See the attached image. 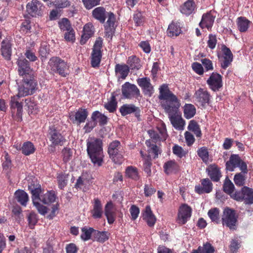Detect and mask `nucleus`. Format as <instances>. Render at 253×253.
I'll return each instance as SVG.
<instances>
[{
	"mask_svg": "<svg viewBox=\"0 0 253 253\" xmlns=\"http://www.w3.org/2000/svg\"><path fill=\"white\" fill-rule=\"evenodd\" d=\"M172 152L174 155H176L180 158L185 157L187 154V152L184 150L182 147L177 144H175L173 146Z\"/></svg>",
	"mask_w": 253,
	"mask_h": 253,
	"instance_id": "62",
	"label": "nucleus"
},
{
	"mask_svg": "<svg viewBox=\"0 0 253 253\" xmlns=\"http://www.w3.org/2000/svg\"><path fill=\"white\" fill-rule=\"evenodd\" d=\"M201 185H197L195 187V191L196 193L201 195L204 193H210L213 189V184L211 180L208 178L201 180Z\"/></svg>",
	"mask_w": 253,
	"mask_h": 253,
	"instance_id": "19",
	"label": "nucleus"
},
{
	"mask_svg": "<svg viewBox=\"0 0 253 253\" xmlns=\"http://www.w3.org/2000/svg\"><path fill=\"white\" fill-rule=\"evenodd\" d=\"M58 24L60 29L64 31H68L73 29L71 27L70 21L66 18H63L59 21Z\"/></svg>",
	"mask_w": 253,
	"mask_h": 253,
	"instance_id": "63",
	"label": "nucleus"
},
{
	"mask_svg": "<svg viewBox=\"0 0 253 253\" xmlns=\"http://www.w3.org/2000/svg\"><path fill=\"white\" fill-rule=\"evenodd\" d=\"M126 63L128 65L129 70L133 71L138 70L142 67L140 64V60L135 55L129 56L127 58Z\"/></svg>",
	"mask_w": 253,
	"mask_h": 253,
	"instance_id": "42",
	"label": "nucleus"
},
{
	"mask_svg": "<svg viewBox=\"0 0 253 253\" xmlns=\"http://www.w3.org/2000/svg\"><path fill=\"white\" fill-rule=\"evenodd\" d=\"M57 198L55 192L53 190L47 191L45 193H41L38 197L35 198L37 201H40L45 205H49L54 203Z\"/></svg>",
	"mask_w": 253,
	"mask_h": 253,
	"instance_id": "27",
	"label": "nucleus"
},
{
	"mask_svg": "<svg viewBox=\"0 0 253 253\" xmlns=\"http://www.w3.org/2000/svg\"><path fill=\"white\" fill-rule=\"evenodd\" d=\"M18 72L20 76H25L28 74H33L32 69L29 62L26 59H20L17 61Z\"/></svg>",
	"mask_w": 253,
	"mask_h": 253,
	"instance_id": "21",
	"label": "nucleus"
},
{
	"mask_svg": "<svg viewBox=\"0 0 253 253\" xmlns=\"http://www.w3.org/2000/svg\"><path fill=\"white\" fill-rule=\"evenodd\" d=\"M105 215L109 224H113L116 219V213L113 211V205L112 202H108L105 206Z\"/></svg>",
	"mask_w": 253,
	"mask_h": 253,
	"instance_id": "36",
	"label": "nucleus"
},
{
	"mask_svg": "<svg viewBox=\"0 0 253 253\" xmlns=\"http://www.w3.org/2000/svg\"><path fill=\"white\" fill-rule=\"evenodd\" d=\"M1 55L6 60H10L12 54V43L7 40H3L1 42L0 48Z\"/></svg>",
	"mask_w": 253,
	"mask_h": 253,
	"instance_id": "32",
	"label": "nucleus"
},
{
	"mask_svg": "<svg viewBox=\"0 0 253 253\" xmlns=\"http://www.w3.org/2000/svg\"><path fill=\"white\" fill-rule=\"evenodd\" d=\"M48 66L51 72L58 74L61 77H66L69 75V66L68 63L59 57H51L48 61Z\"/></svg>",
	"mask_w": 253,
	"mask_h": 253,
	"instance_id": "4",
	"label": "nucleus"
},
{
	"mask_svg": "<svg viewBox=\"0 0 253 253\" xmlns=\"http://www.w3.org/2000/svg\"><path fill=\"white\" fill-rule=\"evenodd\" d=\"M138 85L141 88L143 94L145 96L151 97L154 92V87L151 83L149 78L143 77L137 79Z\"/></svg>",
	"mask_w": 253,
	"mask_h": 253,
	"instance_id": "16",
	"label": "nucleus"
},
{
	"mask_svg": "<svg viewBox=\"0 0 253 253\" xmlns=\"http://www.w3.org/2000/svg\"><path fill=\"white\" fill-rule=\"evenodd\" d=\"M221 50L223 53V60L221 63V67L222 68L226 69L233 61V55L229 48L224 44L221 46Z\"/></svg>",
	"mask_w": 253,
	"mask_h": 253,
	"instance_id": "26",
	"label": "nucleus"
},
{
	"mask_svg": "<svg viewBox=\"0 0 253 253\" xmlns=\"http://www.w3.org/2000/svg\"><path fill=\"white\" fill-rule=\"evenodd\" d=\"M28 221L30 228L34 229L38 221L37 214L34 212H31L28 216Z\"/></svg>",
	"mask_w": 253,
	"mask_h": 253,
	"instance_id": "59",
	"label": "nucleus"
},
{
	"mask_svg": "<svg viewBox=\"0 0 253 253\" xmlns=\"http://www.w3.org/2000/svg\"><path fill=\"white\" fill-rule=\"evenodd\" d=\"M214 19L215 16L212 15L211 11L204 13L202 15L201 22L199 23V26L202 29L206 28L209 30L211 28L214 21Z\"/></svg>",
	"mask_w": 253,
	"mask_h": 253,
	"instance_id": "31",
	"label": "nucleus"
},
{
	"mask_svg": "<svg viewBox=\"0 0 253 253\" xmlns=\"http://www.w3.org/2000/svg\"><path fill=\"white\" fill-rule=\"evenodd\" d=\"M47 137L51 142L50 146L54 147L56 146L63 145L66 140L60 131L57 129L54 126L49 127Z\"/></svg>",
	"mask_w": 253,
	"mask_h": 253,
	"instance_id": "9",
	"label": "nucleus"
},
{
	"mask_svg": "<svg viewBox=\"0 0 253 253\" xmlns=\"http://www.w3.org/2000/svg\"><path fill=\"white\" fill-rule=\"evenodd\" d=\"M143 219L150 227H153L156 221V218L151 210L150 206H147L142 213Z\"/></svg>",
	"mask_w": 253,
	"mask_h": 253,
	"instance_id": "35",
	"label": "nucleus"
},
{
	"mask_svg": "<svg viewBox=\"0 0 253 253\" xmlns=\"http://www.w3.org/2000/svg\"><path fill=\"white\" fill-rule=\"evenodd\" d=\"M115 71L117 74H119V78L125 79L129 72L128 65L125 64H117L115 67Z\"/></svg>",
	"mask_w": 253,
	"mask_h": 253,
	"instance_id": "39",
	"label": "nucleus"
},
{
	"mask_svg": "<svg viewBox=\"0 0 253 253\" xmlns=\"http://www.w3.org/2000/svg\"><path fill=\"white\" fill-rule=\"evenodd\" d=\"M88 112L86 109L80 108L76 112L69 113V118L73 124L80 125L84 123L87 116Z\"/></svg>",
	"mask_w": 253,
	"mask_h": 253,
	"instance_id": "15",
	"label": "nucleus"
},
{
	"mask_svg": "<svg viewBox=\"0 0 253 253\" xmlns=\"http://www.w3.org/2000/svg\"><path fill=\"white\" fill-rule=\"evenodd\" d=\"M32 201L34 205L36 207L38 212L41 214L44 215L47 212L48 208L46 207L41 204L38 202V201H37V199H35L34 198H33Z\"/></svg>",
	"mask_w": 253,
	"mask_h": 253,
	"instance_id": "61",
	"label": "nucleus"
},
{
	"mask_svg": "<svg viewBox=\"0 0 253 253\" xmlns=\"http://www.w3.org/2000/svg\"><path fill=\"white\" fill-rule=\"evenodd\" d=\"M28 189L32 194V198L38 197L39 194L42 193L41 184L37 179L33 178L31 181L29 180Z\"/></svg>",
	"mask_w": 253,
	"mask_h": 253,
	"instance_id": "33",
	"label": "nucleus"
},
{
	"mask_svg": "<svg viewBox=\"0 0 253 253\" xmlns=\"http://www.w3.org/2000/svg\"><path fill=\"white\" fill-rule=\"evenodd\" d=\"M62 155L64 162L67 163L72 158V151L71 149L65 147L62 150Z\"/></svg>",
	"mask_w": 253,
	"mask_h": 253,
	"instance_id": "64",
	"label": "nucleus"
},
{
	"mask_svg": "<svg viewBox=\"0 0 253 253\" xmlns=\"http://www.w3.org/2000/svg\"><path fill=\"white\" fill-rule=\"evenodd\" d=\"M108 153L110 159L116 164L121 165L124 161V149L118 140H114L110 143Z\"/></svg>",
	"mask_w": 253,
	"mask_h": 253,
	"instance_id": "6",
	"label": "nucleus"
},
{
	"mask_svg": "<svg viewBox=\"0 0 253 253\" xmlns=\"http://www.w3.org/2000/svg\"><path fill=\"white\" fill-rule=\"evenodd\" d=\"M109 12L106 11L103 6H99L94 8L92 11V17L99 21L101 23H104L108 16Z\"/></svg>",
	"mask_w": 253,
	"mask_h": 253,
	"instance_id": "34",
	"label": "nucleus"
},
{
	"mask_svg": "<svg viewBox=\"0 0 253 253\" xmlns=\"http://www.w3.org/2000/svg\"><path fill=\"white\" fill-rule=\"evenodd\" d=\"M107 14V18L108 19L107 22L104 24V29L106 35L112 36L115 33L116 29V17L113 12H110Z\"/></svg>",
	"mask_w": 253,
	"mask_h": 253,
	"instance_id": "23",
	"label": "nucleus"
},
{
	"mask_svg": "<svg viewBox=\"0 0 253 253\" xmlns=\"http://www.w3.org/2000/svg\"><path fill=\"white\" fill-rule=\"evenodd\" d=\"M184 117L187 119L193 118L196 114V109L192 104L186 103L183 107Z\"/></svg>",
	"mask_w": 253,
	"mask_h": 253,
	"instance_id": "44",
	"label": "nucleus"
},
{
	"mask_svg": "<svg viewBox=\"0 0 253 253\" xmlns=\"http://www.w3.org/2000/svg\"><path fill=\"white\" fill-rule=\"evenodd\" d=\"M14 197L22 206H26L29 201V196L26 192L23 190L18 189L15 192Z\"/></svg>",
	"mask_w": 253,
	"mask_h": 253,
	"instance_id": "41",
	"label": "nucleus"
},
{
	"mask_svg": "<svg viewBox=\"0 0 253 253\" xmlns=\"http://www.w3.org/2000/svg\"><path fill=\"white\" fill-rule=\"evenodd\" d=\"M27 11L32 17L42 15L44 9L43 4L38 0H32L26 6Z\"/></svg>",
	"mask_w": 253,
	"mask_h": 253,
	"instance_id": "13",
	"label": "nucleus"
},
{
	"mask_svg": "<svg viewBox=\"0 0 253 253\" xmlns=\"http://www.w3.org/2000/svg\"><path fill=\"white\" fill-rule=\"evenodd\" d=\"M92 209L90 210V214L93 219H100L103 214V206L101 201L97 198H94L92 202Z\"/></svg>",
	"mask_w": 253,
	"mask_h": 253,
	"instance_id": "22",
	"label": "nucleus"
},
{
	"mask_svg": "<svg viewBox=\"0 0 253 253\" xmlns=\"http://www.w3.org/2000/svg\"><path fill=\"white\" fill-rule=\"evenodd\" d=\"M94 33V28L92 24L88 23L83 28V34L81 36L80 43L84 44L89 38L92 37Z\"/></svg>",
	"mask_w": 253,
	"mask_h": 253,
	"instance_id": "29",
	"label": "nucleus"
},
{
	"mask_svg": "<svg viewBox=\"0 0 253 253\" xmlns=\"http://www.w3.org/2000/svg\"><path fill=\"white\" fill-rule=\"evenodd\" d=\"M143 162L142 169L147 174V177L152 175L151 167L152 166V160L151 157H145Z\"/></svg>",
	"mask_w": 253,
	"mask_h": 253,
	"instance_id": "51",
	"label": "nucleus"
},
{
	"mask_svg": "<svg viewBox=\"0 0 253 253\" xmlns=\"http://www.w3.org/2000/svg\"><path fill=\"white\" fill-rule=\"evenodd\" d=\"M122 91L123 96L126 98H137L140 96V90L136 85L129 82H126L122 85Z\"/></svg>",
	"mask_w": 253,
	"mask_h": 253,
	"instance_id": "11",
	"label": "nucleus"
},
{
	"mask_svg": "<svg viewBox=\"0 0 253 253\" xmlns=\"http://www.w3.org/2000/svg\"><path fill=\"white\" fill-rule=\"evenodd\" d=\"M159 99L165 111L168 115L177 113L180 106L179 100L169 89L168 85L163 84L159 88Z\"/></svg>",
	"mask_w": 253,
	"mask_h": 253,
	"instance_id": "1",
	"label": "nucleus"
},
{
	"mask_svg": "<svg viewBox=\"0 0 253 253\" xmlns=\"http://www.w3.org/2000/svg\"><path fill=\"white\" fill-rule=\"evenodd\" d=\"M188 129L189 130L193 132L197 137H201V130L199 125L196 121L193 120L190 121Z\"/></svg>",
	"mask_w": 253,
	"mask_h": 253,
	"instance_id": "52",
	"label": "nucleus"
},
{
	"mask_svg": "<svg viewBox=\"0 0 253 253\" xmlns=\"http://www.w3.org/2000/svg\"><path fill=\"white\" fill-rule=\"evenodd\" d=\"M198 156L202 159L205 163L208 162L209 160V152L207 147H202L197 150Z\"/></svg>",
	"mask_w": 253,
	"mask_h": 253,
	"instance_id": "56",
	"label": "nucleus"
},
{
	"mask_svg": "<svg viewBox=\"0 0 253 253\" xmlns=\"http://www.w3.org/2000/svg\"><path fill=\"white\" fill-rule=\"evenodd\" d=\"M182 24L178 21H172L167 30L168 36L170 38L177 37L182 33Z\"/></svg>",
	"mask_w": 253,
	"mask_h": 253,
	"instance_id": "28",
	"label": "nucleus"
},
{
	"mask_svg": "<svg viewBox=\"0 0 253 253\" xmlns=\"http://www.w3.org/2000/svg\"><path fill=\"white\" fill-rule=\"evenodd\" d=\"M226 169L230 171H233L235 168H239L241 170L242 166L248 168L247 164L244 162L238 155H231L229 161L226 163Z\"/></svg>",
	"mask_w": 253,
	"mask_h": 253,
	"instance_id": "14",
	"label": "nucleus"
},
{
	"mask_svg": "<svg viewBox=\"0 0 253 253\" xmlns=\"http://www.w3.org/2000/svg\"><path fill=\"white\" fill-rule=\"evenodd\" d=\"M197 5L194 0H187L179 7L180 12L187 16L194 14L197 11Z\"/></svg>",
	"mask_w": 253,
	"mask_h": 253,
	"instance_id": "20",
	"label": "nucleus"
},
{
	"mask_svg": "<svg viewBox=\"0 0 253 253\" xmlns=\"http://www.w3.org/2000/svg\"><path fill=\"white\" fill-rule=\"evenodd\" d=\"M95 229L92 227L87 228L84 226L82 228V234L81 235V239L85 241L89 240L91 235L93 236Z\"/></svg>",
	"mask_w": 253,
	"mask_h": 253,
	"instance_id": "55",
	"label": "nucleus"
},
{
	"mask_svg": "<svg viewBox=\"0 0 253 253\" xmlns=\"http://www.w3.org/2000/svg\"><path fill=\"white\" fill-rule=\"evenodd\" d=\"M56 177L59 188L63 189L67 184L69 174L60 172L57 173Z\"/></svg>",
	"mask_w": 253,
	"mask_h": 253,
	"instance_id": "47",
	"label": "nucleus"
},
{
	"mask_svg": "<svg viewBox=\"0 0 253 253\" xmlns=\"http://www.w3.org/2000/svg\"><path fill=\"white\" fill-rule=\"evenodd\" d=\"M133 20L135 26H141L144 24L145 17L142 12L136 11L133 15Z\"/></svg>",
	"mask_w": 253,
	"mask_h": 253,
	"instance_id": "54",
	"label": "nucleus"
},
{
	"mask_svg": "<svg viewBox=\"0 0 253 253\" xmlns=\"http://www.w3.org/2000/svg\"><path fill=\"white\" fill-rule=\"evenodd\" d=\"M23 96H19L18 93L16 96H13L11 97L10 105L11 108L17 109V114L19 116L21 114L23 110V105L21 102H19L18 100L20 97Z\"/></svg>",
	"mask_w": 253,
	"mask_h": 253,
	"instance_id": "48",
	"label": "nucleus"
},
{
	"mask_svg": "<svg viewBox=\"0 0 253 253\" xmlns=\"http://www.w3.org/2000/svg\"><path fill=\"white\" fill-rule=\"evenodd\" d=\"M103 40L98 37L95 42L90 55V64L92 67L96 68L100 66L102 56Z\"/></svg>",
	"mask_w": 253,
	"mask_h": 253,
	"instance_id": "7",
	"label": "nucleus"
},
{
	"mask_svg": "<svg viewBox=\"0 0 253 253\" xmlns=\"http://www.w3.org/2000/svg\"><path fill=\"white\" fill-rule=\"evenodd\" d=\"M21 150L24 155L29 156L35 152L36 148L32 142L26 141L23 143Z\"/></svg>",
	"mask_w": 253,
	"mask_h": 253,
	"instance_id": "49",
	"label": "nucleus"
},
{
	"mask_svg": "<svg viewBox=\"0 0 253 253\" xmlns=\"http://www.w3.org/2000/svg\"><path fill=\"white\" fill-rule=\"evenodd\" d=\"M192 209L187 205L183 204L180 207L176 222L180 225L185 224L191 216Z\"/></svg>",
	"mask_w": 253,
	"mask_h": 253,
	"instance_id": "17",
	"label": "nucleus"
},
{
	"mask_svg": "<svg viewBox=\"0 0 253 253\" xmlns=\"http://www.w3.org/2000/svg\"><path fill=\"white\" fill-rule=\"evenodd\" d=\"M208 214L212 222L219 224L220 222L219 217V210L218 208H215L210 210Z\"/></svg>",
	"mask_w": 253,
	"mask_h": 253,
	"instance_id": "53",
	"label": "nucleus"
},
{
	"mask_svg": "<svg viewBox=\"0 0 253 253\" xmlns=\"http://www.w3.org/2000/svg\"><path fill=\"white\" fill-rule=\"evenodd\" d=\"M91 119L94 120L96 123H99L100 126H104L107 123V117L98 111H94L91 116Z\"/></svg>",
	"mask_w": 253,
	"mask_h": 253,
	"instance_id": "43",
	"label": "nucleus"
},
{
	"mask_svg": "<svg viewBox=\"0 0 253 253\" xmlns=\"http://www.w3.org/2000/svg\"><path fill=\"white\" fill-rule=\"evenodd\" d=\"M87 152L94 165L101 166L103 162L102 141L99 138H92L87 142Z\"/></svg>",
	"mask_w": 253,
	"mask_h": 253,
	"instance_id": "2",
	"label": "nucleus"
},
{
	"mask_svg": "<svg viewBox=\"0 0 253 253\" xmlns=\"http://www.w3.org/2000/svg\"><path fill=\"white\" fill-rule=\"evenodd\" d=\"M163 168L167 174L176 173L179 170V166L174 160H170L166 162L164 165Z\"/></svg>",
	"mask_w": 253,
	"mask_h": 253,
	"instance_id": "38",
	"label": "nucleus"
},
{
	"mask_svg": "<svg viewBox=\"0 0 253 253\" xmlns=\"http://www.w3.org/2000/svg\"><path fill=\"white\" fill-rule=\"evenodd\" d=\"M232 199L239 202L244 201L246 205H252L253 204V189L243 186L240 190L235 191Z\"/></svg>",
	"mask_w": 253,
	"mask_h": 253,
	"instance_id": "8",
	"label": "nucleus"
},
{
	"mask_svg": "<svg viewBox=\"0 0 253 253\" xmlns=\"http://www.w3.org/2000/svg\"><path fill=\"white\" fill-rule=\"evenodd\" d=\"M146 144L147 146L150 147L149 153H152L154 155V159L157 158L158 155L161 153V150L159 147L155 144H151L150 141H146Z\"/></svg>",
	"mask_w": 253,
	"mask_h": 253,
	"instance_id": "60",
	"label": "nucleus"
},
{
	"mask_svg": "<svg viewBox=\"0 0 253 253\" xmlns=\"http://www.w3.org/2000/svg\"><path fill=\"white\" fill-rule=\"evenodd\" d=\"M194 96L196 101L203 107H205L207 104L210 103L211 94L209 92L204 88H200L196 90Z\"/></svg>",
	"mask_w": 253,
	"mask_h": 253,
	"instance_id": "18",
	"label": "nucleus"
},
{
	"mask_svg": "<svg viewBox=\"0 0 253 253\" xmlns=\"http://www.w3.org/2000/svg\"><path fill=\"white\" fill-rule=\"evenodd\" d=\"M235 190V186L232 182L227 176L223 184V191L228 195H230L232 198V196L234 195Z\"/></svg>",
	"mask_w": 253,
	"mask_h": 253,
	"instance_id": "46",
	"label": "nucleus"
},
{
	"mask_svg": "<svg viewBox=\"0 0 253 253\" xmlns=\"http://www.w3.org/2000/svg\"><path fill=\"white\" fill-rule=\"evenodd\" d=\"M238 215L235 210L226 207L221 216V221L223 226H226L230 230H236L238 225Z\"/></svg>",
	"mask_w": 253,
	"mask_h": 253,
	"instance_id": "5",
	"label": "nucleus"
},
{
	"mask_svg": "<svg viewBox=\"0 0 253 253\" xmlns=\"http://www.w3.org/2000/svg\"><path fill=\"white\" fill-rule=\"evenodd\" d=\"M37 77L33 74L23 77L22 84L18 88L19 96H26L34 94L38 88Z\"/></svg>",
	"mask_w": 253,
	"mask_h": 253,
	"instance_id": "3",
	"label": "nucleus"
},
{
	"mask_svg": "<svg viewBox=\"0 0 253 253\" xmlns=\"http://www.w3.org/2000/svg\"><path fill=\"white\" fill-rule=\"evenodd\" d=\"M244 166V165L242 166L241 169V171L236 173L234 176V182L236 185L238 187L245 186L248 169V168H246Z\"/></svg>",
	"mask_w": 253,
	"mask_h": 253,
	"instance_id": "30",
	"label": "nucleus"
},
{
	"mask_svg": "<svg viewBox=\"0 0 253 253\" xmlns=\"http://www.w3.org/2000/svg\"><path fill=\"white\" fill-rule=\"evenodd\" d=\"M110 236V233L107 231H100L95 229L93 234L94 240L98 242L103 243L107 241Z\"/></svg>",
	"mask_w": 253,
	"mask_h": 253,
	"instance_id": "45",
	"label": "nucleus"
},
{
	"mask_svg": "<svg viewBox=\"0 0 253 253\" xmlns=\"http://www.w3.org/2000/svg\"><path fill=\"white\" fill-rule=\"evenodd\" d=\"M157 129L161 136V139L165 141L168 136L165 124L164 122L161 123L158 125Z\"/></svg>",
	"mask_w": 253,
	"mask_h": 253,
	"instance_id": "58",
	"label": "nucleus"
},
{
	"mask_svg": "<svg viewBox=\"0 0 253 253\" xmlns=\"http://www.w3.org/2000/svg\"><path fill=\"white\" fill-rule=\"evenodd\" d=\"M168 115L171 124L176 129L181 130L184 129L185 122L181 115L174 113Z\"/></svg>",
	"mask_w": 253,
	"mask_h": 253,
	"instance_id": "25",
	"label": "nucleus"
},
{
	"mask_svg": "<svg viewBox=\"0 0 253 253\" xmlns=\"http://www.w3.org/2000/svg\"><path fill=\"white\" fill-rule=\"evenodd\" d=\"M251 23V21L244 16L239 17L236 20L238 29L241 33L246 32L248 30Z\"/></svg>",
	"mask_w": 253,
	"mask_h": 253,
	"instance_id": "37",
	"label": "nucleus"
},
{
	"mask_svg": "<svg viewBox=\"0 0 253 253\" xmlns=\"http://www.w3.org/2000/svg\"><path fill=\"white\" fill-rule=\"evenodd\" d=\"M126 176L134 181H138L140 178L138 169L134 166H130L126 168Z\"/></svg>",
	"mask_w": 253,
	"mask_h": 253,
	"instance_id": "40",
	"label": "nucleus"
},
{
	"mask_svg": "<svg viewBox=\"0 0 253 253\" xmlns=\"http://www.w3.org/2000/svg\"><path fill=\"white\" fill-rule=\"evenodd\" d=\"M119 111L123 116L131 114H134L138 121L141 120V110L133 104H125L120 107Z\"/></svg>",
	"mask_w": 253,
	"mask_h": 253,
	"instance_id": "12",
	"label": "nucleus"
},
{
	"mask_svg": "<svg viewBox=\"0 0 253 253\" xmlns=\"http://www.w3.org/2000/svg\"><path fill=\"white\" fill-rule=\"evenodd\" d=\"M209 88L213 91H219L222 87V76L217 72H212L207 81Z\"/></svg>",
	"mask_w": 253,
	"mask_h": 253,
	"instance_id": "10",
	"label": "nucleus"
},
{
	"mask_svg": "<svg viewBox=\"0 0 253 253\" xmlns=\"http://www.w3.org/2000/svg\"><path fill=\"white\" fill-rule=\"evenodd\" d=\"M206 171L211 178V180L213 182H218L222 176L220 168L215 164L210 165L207 168Z\"/></svg>",
	"mask_w": 253,
	"mask_h": 253,
	"instance_id": "24",
	"label": "nucleus"
},
{
	"mask_svg": "<svg viewBox=\"0 0 253 253\" xmlns=\"http://www.w3.org/2000/svg\"><path fill=\"white\" fill-rule=\"evenodd\" d=\"M117 102L116 101V97L112 95L111 97L110 100L104 105V107L110 113L114 112L117 109Z\"/></svg>",
	"mask_w": 253,
	"mask_h": 253,
	"instance_id": "57",
	"label": "nucleus"
},
{
	"mask_svg": "<svg viewBox=\"0 0 253 253\" xmlns=\"http://www.w3.org/2000/svg\"><path fill=\"white\" fill-rule=\"evenodd\" d=\"M214 248L209 242H207L203 246H199L197 249L193 250L192 253H213Z\"/></svg>",
	"mask_w": 253,
	"mask_h": 253,
	"instance_id": "50",
	"label": "nucleus"
}]
</instances>
